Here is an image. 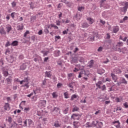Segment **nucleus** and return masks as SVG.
Listing matches in <instances>:
<instances>
[{
	"label": "nucleus",
	"mask_w": 128,
	"mask_h": 128,
	"mask_svg": "<svg viewBox=\"0 0 128 128\" xmlns=\"http://www.w3.org/2000/svg\"><path fill=\"white\" fill-rule=\"evenodd\" d=\"M120 10L123 12H126V10H128V9H126V8L125 6H124L123 8H120Z\"/></svg>",
	"instance_id": "nucleus-26"
},
{
	"label": "nucleus",
	"mask_w": 128,
	"mask_h": 128,
	"mask_svg": "<svg viewBox=\"0 0 128 128\" xmlns=\"http://www.w3.org/2000/svg\"><path fill=\"white\" fill-rule=\"evenodd\" d=\"M94 61L93 60H90L88 62V68H92V66H94Z\"/></svg>",
	"instance_id": "nucleus-12"
},
{
	"label": "nucleus",
	"mask_w": 128,
	"mask_h": 128,
	"mask_svg": "<svg viewBox=\"0 0 128 128\" xmlns=\"http://www.w3.org/2000/svg\"><path fill=\"white\" fill-rule=\"evenodd\" d=\"M0 34L4 36L6 34V32L4 30V28L2 26H0Z\"/></svg>",
	"instance_id": "nucleus-4"
},
{
	"label": "nucleus",
	"mask_w": 128,
	"mask_h": 128,
	"mask_svg": "<svg viewBox=\"0 0 128 128\" xmlns=\"http://www.w3.org/2000/svg\"><path fill=\"white\" fill-rule=\"evenodd\" d=\"M116 46H124V42H118Z\"/></svg>",
	"instance_id": "nucleus-42"
},
{
	"label": "nucleus",
	"mask_w": 128,
	"mask_h": 128,
	"mask_svg": "<svg viewBox=\"0 0 128 128\" xmlns=\"http://www.w3.org/2000/svg\"><path fill=\"white\" fill-rule=\"evenodd\" d=\"M62 83H58L57 84V88H62Z\"/></svg>",
	"instance_id": "nucleus-52"
},
{
	"label": "nucleus",
	"mask_w": 128,
	"mask_h": 128,
	"mask_svg": "<svg viewBox=\"0 0 128 128\" xmlns=\"http://www.w3.org/2000/svg\"><path fill=\"white\" fill-rule=\"evenodd\" d=\"M78 98V95L74 94L72 96L70 100H74V98Z\"/></svg>",
	"instance_id": "nucleus-31"
},
{
	"label": "nucleus",
	"mask_w": 128,
	"mask_h": 128,
	"mask_svg": "<svg viewBox=\"0 0 128 128\" xmlns=\"http://www.w3.org/2000/svg\"><path fill=\"white\" fill-rule=\"evenodd\" d=\"M64 97L65 98H70L68 96V92H65L64 93Z\"/></svg>",
	"instance_id": "nucleus-40"
},
{
	"label": "nucleus",
	"mask_w": 128,
	"mask_h": 128,
	"mask_svg": "<svg viewBox=\"0 0 128 128\" xmlns=\"http://www.w3.org/2000/svg\"><path fill=\"white\" fill-rule=\"evenodd\" d=\"M124 7H125L126 9L128 8V2H125Z\"/></svg>",
	"instance_id": "nucleus-64"
},
{
	"label": "nucleus",
	"mask_w": 128,
	"mask_h": 128,
	"mask_svg": "<svg viewBox=\"0 0 128 128\" xmlns=\"http://www.w3.org/2000/svg\"><path fill=\"white\" fill-rule=\"evenodd\" d=\"M78 10L79 12H82L84 10V6H79L78 8Z\"/></svg>",
	"instance_id": "nucleus-35"
},
{
	"label": "nucleus",
	"mask_w": 128,
	"mask_h": 128,
	"mask_svg": "<svg viewBox=\"0 0 128 128\" xmlns=\"http://www.w3.org/2000/svg\"><path fill=\"white\" fill-rule=\"evenodd\" d=\"M97 72L98 74H100V76H102V74H104V70L102 68L100 69L97 70Z\"/></svg>",
	"instance_id": "nucleus-17"
},
{
	"label": "nucleus",
	"mask_w": 128,
	"mask_h": 128,
	"mask_svg": "<svg viewBox=\"0 0 128 128\" xmlns=\"http://www.w3.org/2000/svg\"><path fill=\"white\" fill-rule=\"evenodd\" d=\"M118 30H120V28H118V26H113L112 32H114V34H116V32H118Z\"/></svg>",
	"instance_id": "nucleus-6"
},
{
	"label": "nucleus",
	"mask_w": 128,
	"mask_h": 128,
	"mask_svg": "<svg viewBox=\"0 0 128 128\" xmlns=\"http://www.w3.org/2000/svg\"><path fill=\"white\" fill-rule=\"evenodd\" d=\"M25 104H26V101H22L20 104V108H22V110H24V108H22V106H20V104L24 105Z\"/></svg>",
	"instance_id": "nucleus-45"
},
{
	"label": "nucleus",
	"mask_w": 128,
	"mask_h": 128,
	"mask_svg": "<svg viewBox=\"0 0 128 128\" xmlns=\"http://www.w3.org/2000/svg\"><path fill=\"white\" fill-rule=\"evenodd\" d=\"M16 28L18 30H24V24H20L17 26Z\"/></svg>",
	"instance_id": "nucleus-10"
},
{
	"label": "nucleus",
	"mask_w": 128,
	"mask_h": 128,
	"mask_svg": "<svg viewBox=\"0 0 128 128\" xmlns=\"http://www.w3.org/2000/svg\"><path fill=\"white\" fill-rule=\"evenodd\" d=\"M96 84L97 88H102V86H100L102 84V81H98L97 83Z\"/></svg>",
	"instance_id": "nucleus-19"
},
{
	"label": "nucleus",
	"mask_w": 128,
	"mask_h": 128,
	"mask_svg": "<svg viewBox=\"0 0 128 128\" xmlns=\"http://www.w3.org/2000/svg\"><path fill=\"white\" fill-rule=\"evenodd\" d=\"M56 108H55L54 106H52L51 109H50L51 112H54L56 110Z\"/></svg>",
	"instance_id": "nucleus-41"
},
{
	"label": "nucleus",
	"mask_w": 128,
	"mask_h": 128,
	"mask_svg": "<svg viewBox=\"0 0 128 128\" xmlns=\"http://www.w3.org/2000/svg\"><path fill=\"white\" fill-rule=\"evenodd\" d=\"M28 119H26L24 122V124L23 125V126L24 127H26L28 126Z\"/></svg>",
	"instance_id": "nucleus-36"
},
{
	"label": "nucleus",
	"mask_w": 128,
	"mask_h": 128,
	"mask_svg": "<svg viewBox=\"0 0 128 128\" xmlns=\"http://www.w3.org/2000/svg\"><path fill=\"white\" fill-rule=\"evenodd\" d=\"M28 34H30V31L26 30V31L24 33V38H26V36H28Z\"/></svg>",
	"instance_id": "nucleus-49"
},
{
	"label": "nucleus",
	"mask_w": 128,
	"mask_h": 128,
	"mask_svg": "<svg viewBox=\"0 0 128 128\" xmlns=\"http://www.w3.org/2000/svg\"><path fill=\"white\" fill-rule=\"evenodd\" d=\"M68 110H69V108L68 107L65 108L64 110H62V112L64 114H68Z\"/></svg>",
	"instance_id": "nucleus-21"
},
{
	"label": "nucleus",
	"mask_w": 128,
	"mask_h": 128,
	"mask_svg": "<svg viewBox=\"0 0 128 128\" xmlns=\"http://www.w3.org/2000/svg\"><path fill=\"white\" fill-rule=\"evenodd\" d=\"M82 26L83 28H86L90 26V25H88V24L87 22H84L82 24Z\"/></svg>",
	"instance_id": "nucleus-22"
},
{
	"label": "nucleus",
	"mask_w": 128,
	"mask_h": 128,
	"mask_svg": "<svg viewBox=\"0 0 128 128\" xmlns=\"http://www.w3.org/2000/svg\"><path fill=\"white\" fill-rule=\"evenodd\" d=\"M4 108L5 110H10V104L8 103H6L4 106Z\"/></svg>",
	"instance_id": "nucleus-16"
},
{
	"label": "nucleus",
	"mask_w": 128,
	"mask_h": 128,
	"mask_svg": "<svg viewBox=\"0 0 128 128\" xmlns=\"http://www.w3.org/2000/svg\"><path fill=\"white\" fill-rule=\"evenodd\" d=\"M73 126L76 128H80V123L78 122H73Z\"/></svg>",
	"instance_id": "nucleus-9"
},
{
	"label": "nucleus",
	"mask_w": 128,
	"mask_h": 128,
	"mask_svg": "<svg viewBox=\"0 0 128 128\" xmlns=\"http://www.w3.org/2000/svg\"><path fill=\"white\" fill-rule=\"evenodd\" d=\"M7 122H9V124H12V117H10V116L8 117Z\"/></svg>",
	"instance_id": "nucleus-38"
},
{
	"label": "nucleus",
	"mask_w": 128,
	"mask_h": 128,
	"mask_svg": "<svg viewBox=\"0 0 128 128\" xmlns=\"http://www.w3.org/2000/svg\"><path fill=\"white\" fill-rule=\"evenodd\" d=\"M32 102H36V100H37L36 96H33L32 98Z\"/></svg>",
	"instance_id": "nucleus-58"
},
{
	"label": "nucleus",
	"mask_w": 128,
	"mask_h": 128,
	"mask_svg": "<svg viewBox=\"0 0 128 128\" xmlns=\"http://www.w3.org/2000/svg\"><path fill=\"white\" fill-rule=\"evenodd\" d=\"M6 80L8 84L12 82V76H9L8 78H6Z\"/></svg>",
	"instance_id": "nucleus-32"
},
{
	"label": "nucleus",
	"mask_w": 128,
	"mask_h": 128,
	"mask_svg": "<svg viewBox=\"0 0 128 128\" xmlns=\"http://www.w3.org/2000/svg\"><path fill=\"white\" fill-rule=\"evenodd\" d=\"M18 45V42L16 40L13 41L11 44V46H16Z\"/></svg>",
	"instance_id": "nucleus-23"
},
{
	"label": "nucleus",
	"mask_w": 128,
	"mask_h": 128,
	"mask_svg": "<svg viewBox=\"0 0 128 128\" xmlns=\"http://www.w3.org/2000/svg\"><path fill=\"white\" fill-rule=\"evenodd\" d=\"M82 117V115L80 114H74L71 116V118L72 120H78Z\"/></svg>",
	"instance_id": "nucleus-1"
},
{
	"label": "nucleus",
	"mask_w": 128,
	"mask_h": 128,
	"mask_svg": "<svg viewBox=\"0 0 128 128\" xmlns=\"http://www.w3.org/2000/svg\"><path fill=\"white\" fill-rule=\"evenodd\" d=\"M84 58L82 57H80V60H79L80 62H84Z\"/></svg>",
	"instance_id": "nucleus-61"
},
{
	"label": "nucleus",
	"mask_w": 128,
	"mask_h": 128,
	"mask_svg": "<svg viewBox=\"0 0 128 128\" xmlns=\"http://www.w3.org/2000/svg\"><path fill=\"white\" fill-rule=\"evenodd\" d=\"M30 108H24V112H30Z\"/></svg>",
	"instance_id": "nucleus-55"
},
{
	"label": "nucleus",
	"mask_w": 128,
	"mask_h": 128,
	"mask_svg": "<svg viewBox=\"0 0 128 128\" xmlns=\"http://www.w3.org/2000/svg\"><path fill=\"white\" fill-rule=\"evenodd\" d=\"M80 108L78 106H75L73 108L72 112H78Z\"/></svg>",
	"instance_id": "nucleus-37"
},
{
	"label": "nucleus",
	"mask_w": 128,
	"mask_h": 128,
	"mask_svg": "<svg viewBox=\"0 0 128 128\" xmlns=\"http://www.w3.org/2000/svg\"><path fill=\"white\" fill-rule=\"evenodd\" d=\"M14 14H16L15 12H13L11 14L10 16H11L12 18H14Z\"/></svg>",
	"instance_id": "nucleus-62"
},
{
	"label": "nucleus",
	"mask_w": 128,
	"mask_h": 128,
	"mask_svg": "<svg viewBox=\"0 0 128 128\" xmlns=\"http://www.w3.org/2000/svg\"><path fill=\"white\" fill-rule=\"evenodd\" d=\"M51 26L52 28H55V30H58V27L56 26L55 24H51Z\"/></svg>",
	"instance_id": "nucleus-53"
},
{
	"label": "nucleus",
	"mask_w": 128,
	"mask_h": 128,
	"mask_svg": "<svg viewBox=\"0 0 128 128\" xmlns=\"http://www.w3.org/2000/svg\"><path fill=\"white\" fill-rule=\"evenodd\" d=\"M123 106H124L126 108H128V102H126L125 103H124Z\"/></svg>",
	"instance_id": "nucleus-54"
},
{
	"label": "nucleus",
	"mask_w": 128,
	"mask_h": 128,
	"mask_svg": "<svg viewBox=\"0 0 128 128\" xmlns=\"http://www.w3.org/2000/svg\"><path fill=\"white\" fill-rule=\"evenodd\" d=\"M122 84H128V82L124 78H122Z\"/></svg>",
	"instance_id": "nucleus-48"
},
{
	"label": "nucleus",
	"mask_w": 128,
	"mask_h": 128,
	"mask_svg": "<svg viewBox=\"0 0 128 128\" xmlns=\"http://www.w3.org/2000/svg\"><path fill=\"white\" fill-rule=\"evenodd\" d=\"M76 62H78V60L76 59V58H72L71 60V64H76Z\"/></svg>",
	"instance_id": "nucleus-27"
},
{
	"label": "nucleus",
	"mask_w": 128,
	"mask_h": 128,
	"mask_svg": "<svg viewBox=\"0 0 128 128\" xmlns=\"http://www.w3.org/2000/svg\"><path fill=\"white\" fill-rule=\"evenodd\" d=\"M4 65V60L2 58H1L0 60V66H2Z\"/></svg>",
	"instance_id": "nucleus-59"
},
{
	"label": "nucleus",
	"mask_w": 128,
	"mask_h": 128,
	"mask_svg": "<svg viewBox=\"0 0 128 128\" xmlns=\"http://www.w3.org/2000/svg\"><path fill=\"white\" fill-rule=\"evenodd\" d=\"M68 28H67L66 30H64L62 32L63 34H68Z\"/></svg>",
	"instance_id": "nucleus-57"
},
{
	"label": "nucleus",
	"mask_w": 128,
	"mask_h": 128,
	"mask_svg": "<svg viewBox=\"0 0 128 128\" xmlns=\"http://www.w3.org/2000/svg\"><path fill=\"white\" fill-rule=\"evenodd\" d=\"M26 68V65L23 64L20 66V70H24Z\"/></svg>",
	"instance_id": "nucleus-24"
},
{
	"label": "nucleus",
	"mask_w": 128,
	"mask_h": 128,
	"mask_svg": "<svg viewBox=\"0 0 128 128\" xmlns=\"http://www.w3.org/2000/svg\"><path fill=\"white\" fill-rule=\"evenodd\" d=\"M118 52H122L123 54H126V50H128V48H126V47H124L122 48H118Z\"/></svg>",
	"instance_id": "nucleus-3"
},
{
	"label": "nucleus",
	"mask_w": 128,
	"mask_h": 128,
	"mask_svg": "<svg viewBox=\"0 0 128 128\" xmlns=\"http://www.w3.org/2000/svg\"><path fill=\"white\" fill-rule=\"evenodd\" d=\"M12 46V44H10V42L8 41L5 44V46L8 48V46Z\"/></svg>",
	"instance_id": "nucleus-43"
},
{
	"label": "nucleus",
	"mask_w": 128,
	"mask_h": 128,
	"mask_svg": "<svg viewBox=\"0 0 128 128\" xmlns=\"http://www.w3.org/2000/svg\"><path fill=\"white\" fill-rule=\"evenodd\" d=\"M60 50H57L55 52V56H60Z\"/></svg>",
	"instance_id": "nucleus-46"
},
{
	"label": "nucleus",
	"mask_w": 128,
	"mask_h": 128,
	"mask_svg": "<svg viewBox=\"0 0 128 128\" xmlns=\"http://www.w3.org/2000/svg\"><path fill=\"white\" fill-rule=\"evenodd\" d=\"M86 20H88L90 24H92V23L94 22V20L92 18H88Z\"/></svg>",
	"instance_id": "nucleus-13"
},
{
	"label": "nucleus",
	"mask_w": 128,
	"mask_h": 128,
	"mask_svg": "<svg viewBox=\"0 0 128 128\" xmlns=\"http://www.w3.org/2000/svg\"><path fill=\"white\" fill-rule=\"evenodd\" d=\"M46 104V101L44 100H41L40 101V104H41V106H44Z\"/></svg>",
	"instance_id": "nucleus-15"
},
{
	"label": "nucleus",
	"mask_w": 128,
	"mask_h": 128,
	"mask_svg": "<svg viewBox=\"0 0 128 128\" xmlns=\"http://www.w3.org/2000/svg\"><path fill=\"white\" fill-rule=\"evenodd\" d=\"M86 128H92V125L90 124L89 122H88L86 124Z\"/></svg>",
	"instance_id": "nucleus-50"
},
{
	"label": "nucleus",
	"mask_w": 128,
	"mask_h": 128,
	"mask_svg": "<svg viewBox=\"0 0 128 128\" xmlns=\"http://www.w3.org/2000/svg\"><path fill=\"white\" fill-rule=\"evenodd\" d=\"M111 76L112 77L113 80H114V82H116V80H118V77H116V76L112 73L111 74Z\"/></svg>",
	"instance_id": "nucleus-20"
},
{
	"label": "nucleus",
	"mask_w": 128,
	"mask_h": 128,
	"mask_svg": "<svg viewBox=\"0 0 128 128\" xmlns=\"http://www.w3.org/2000/svg\"><path fill=\"white\" fill-rule=\"evenodd\" d=\"M101 90H106V85H103L102 86H101Z\"/></svg>",
	"instance_id": "nucleus-51"
},
{
	"label": "nucleus",
	"mask_w": 128,
	"mask_h": 128,
	"mask_svg": "<svg viewBox=\"0 0 128 128\" xmlns=\"http://www.w3.org/2000/svg\"><path fill=\"white\" fill-rule=\"evenodd\" d=\"M45 76L46 78H50L52 76V73L50 72H48L46 71L45 72Z\"/></svg>",
	"instance_id": "nucleus-18"
},
{
	"label": "nucleus",
	"mask_w": 128,
	"mask_h": 128,
	"mask_svg": "<svg viewBox=\"0 0 128 128\" xmlns=\"http://www.w3.org/2000/svg\"><path fill=\"white\" fill-rule=\"evenodd\" d=\"M29 84H30V82H26V84L23 85L22 86H24V88H30V86H28Z\"/></svg>",
	"instance_id": "nucleus-39"
},
{
	"label": "nucleus",
	"mask_w": 128,
	"mask_h": 128,
	"mask_svg": "<svg viewBox=\"0 0 128 128\" xmlns=\"http://www.w3.org/2000/svg\"><path fill=\"white\" fill-rule=\"evenodd\" d=\"M65 4H66V6H68V8H72V6L73 4L72 2H66Z\"/></svg>",
	"instance_id": "nucleus-28"
},
{
	"label": "nucleus",
	"mask_w": 128,
	"mask_h": 128,
	"mask_svg": "<svg viewBox=\"0 0 128 128\" xmlns=\"http://www.w3.org/2000/svg\"><path fill=\"white\" fill-rule=\"evenodd\" d=\"M11 4L12 6V8H16V2H12Z\"/></svg>",
	"instance_id": "nucleus-44"
},
{
	"label": "nucleus",
	"mask_w": 128,
	"mask_h": 128,
	"mask_svg": "<svg viewBox=\"0 0 128 128\" xmlns=\"http://www.w3.org/2000/svg\"><path fill=\"white\" fill-rule=\"evenodd\" d=\"M28 128H32L34 125V122L32 120V119L28 120Z\"/></svg>",
	"instance_id": "nucleus-2"
},
{
	"label": "nucleus",
	"mask_w": 128,
	"mask_h": 128,
	"mask_svg": "<svg viewBox=\"0 0 128 128\" xmlns=\"http://www.w3.org/2000/svg\"><path fill=\"white\" fill-rule=\"evenodd\" d=\"M112 124H118L117 125H115L116 128H120V122L119 120L114 121L112 122Z\"/></svg>",
	"instance_id": "nucleus-7"
},
{
	"label": "nucleus",
	"mask_w": 128,
	"mask_h": 128,
	"mask_svg": "<svg viewBox=\"0 0 128 128\" xmlns=\"http://www.w3.org/2000/svg\"><path fill=\"white\" fill-rule=\"evenodd\" d=\"M23 81L24 82H28V76L24 78Z\"/></svg>",
	"instance_id": "nucleus-47"
},
{
	"label": "nucleus",
	"mask_w": 128,
	"mask_h": 128,
	"mask_svg": "<svg viewBox=\"0 0 128 128\" xmlns=\"http://www.w3.org/2000/svg\"><path fill=\"white\" fill-rule=\"evenodd\" d=\"M54 126H55V128H58L60 126V123H58V122H56L54 124Z\"/></svg>",
	"instance_id": "nucleus-33"
},
{
	"label": "nucleus",
	"mask_w": 128,
	"mask_h": 128,
	"mask_svg": "<svg viewBox=\"0 0 128 128\" xmlns=\"http://www.w3.org/2000/svg\"><path fill=\"white\" fill-rule=\"evenodd\" d=\"M2 71L4 76H8V71L6 68H2Z\"/></svg>",
	"instance_id": "nucleus-5"
},
{
	"label": "nucleus",
	"mask_w": 128,
	"mask_h": 128,
	"mask_svg": "<svg viewBox=\"0 0 128 128\" xmlns=\"http://www.w3.org/2000/svg\"><path fill=\"white\" fill-rule=\"evenodd\" d=\"M44 32H46V34L50 33V31L48 30V28H45Z\"/></svg>",
	"instance_id": "nucleus-56"
},
{
	"label": "nucleus",
	"mask_w": 128,
	"mask_h": 128,
	"mask_svg": "<svg viewBox=\"0 0 128 128\" xmlns=\"http://www.w3.org/2000/svg\"><path fill=\"white\" fill-rule=\"evenodd\" d=\"M88 40L89 42H94V35H90Z\"/></svg>",
	"instance_id": "nucleus-14"
},
{
	"label": "nucleus",
	"mask_w": 128,
	"mask_h": 128,
	"mask_svg": "<svg viewBox=\"0 0 128 128\" xmlns=\"http://www.w3.org/2000/svg\"><path fill=\"white\" fill-rule=\"evenodd\" d=\"M83 74H84V76H86V71H84V70L80 71V72L79 73L78 78H82V76Z\"/></svg>",
	"instance_id": "nucleus-11"
},
{
	"label": "nucleus",
	"mask_w": 128,
	"mask_h": 128,
	"mask_svg": "<svg viewBox=\"0 0 128 128\" xmlns=\"http://www.w3.org/2000/svg\"><path fill=\"white\" fill-rule=\"evenodd\" d=\"M74 82H72L68 84V86L69 88H74Z\"/></svg>",
	"instance_id": "nucleus-30"
},
{
	"label": "nucleus",
	"mask_w": 128,
	"mask_h": 128,
	"mask_svg": "<svg viewBox=\"0 0 128 128\" xmlns=\"http://www.w3.org/2000/svg\"><path fill=\"white\" fill-rule=\"evenodd\" d=\"M52 96L53 98H58V94H56V92H54L52 94Z\"/></svg>",
	"instance_id": "nucleus-34"
},
{
	"label": "nucleus",
	"mask_w": 128,
	"mask_h": 128,
	"mask_svg": "<svg viewBox=\"0 0 128 128\" xmlns=\"http://www.w3.org/2000/svg\"><path fill=\"white\" fill-rule=\"evenodd\" d=\"M12 30V26H10V24L6 25V30L7 32H10V30Z\"/></svg>",
	"instance_id": "nucleus-8"
},
{
	"label": "nucleus",
	"mask_w": 128,
	"mask_h": 128,
	"mask_svg": "<svg viewBox=\"0 0 128 128\" xmlns=\"http://www.w3.org/2000/svg\"><path fill=\"white\" fill-rule=\"evenodd\" d=\"M16 126H18V124L16 122H14L12 124H11V128H16Z\"/></svg>",
	"instance_id": "nucleus-29"
},
{
	"label": "nucleus",
	"mask_w": 128,
	"mask_h": 128,
	"mask_svg": "<svg viewBox=\"0 0 128 128\" xmlns=\"http://www.w3.org/2000/svg\"><path fill=\"white\" fill-rule=\"evenodd\" d=\"M56 26H60V20H56Z\"/></svg>",
	"instance_id": "nucleus-63"
},
{
	"label": "nucleus",
	"mask_w": 128,
	"mask_h": 128,
	"mask_svg": "<svg viewBox=\"0 0 128 128\" xmlns=\"http://www.w3.org/2000/svg\"><path fill=\"white\" fill-rule=\"evenodd\" d=\"M100 110H98L96 112L94 113V114L96 116H98V114H100Z\"/></svg>",
	"instance_id": "nucleus-60"
},
{
	"label": "nucleus",
	"mask_w": 128,
	"mask_h": 128,
	"mask_svg": "<svg viewBox=\"0 0 128 128\" xmlns=\"http://www.w3.org/2000/svg\"><path fill=\"white\" fill-rule=\"evenodd\" d=\"M42 54H43V56H46L48 54V52H50L48 51H44V50H42L41 51Z\"/></svg>",
	"instance_id": "nucleus-25"
}]
</instances>
